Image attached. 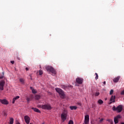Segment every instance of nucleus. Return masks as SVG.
I'll return each mask as SVG.
<instances>
[{
  "label": "nucleus",
  "instance_id": "obj_1",
  "mask_svg": "<svg viewBox=\"0 0 124 124\" xmlns=\"http://www.w3.org/2000/svg\"><path fill=\"white\" fill-rule=\"evenodd\" d=\"M55 90L56 91L57 93H58L61 98H65V94H64V92L62 91L60 88H55Z\"/></svg>",
  "mask_w": 124,
  "mask_h": 124
},
{
  "label": "nucleus",
  "instance_id": "obj_2",
  "mask_svg": "<svg viewBox=\"0 0 124 124\" xmlns=\"http://www.w3.org/2000/svg\"><path fill=\"white\" fill-rule=\"evenodd\" d=\"M66 117H67V110L64 109L61 114V119L63 122L66 120Z\"/></svg>",
  "mask_w": 124,
  "mask_h": 124
},
{
  "label": "nucleus",
  "instance_id": "obj_3",
  "mask_svg": "<svg viewBox=\"0 0 124 124\" xmlns=\"http://www.w3.org/2000/svg\"><path fill=\"white\" fill-rule=\"evenodd\" d=\"M46 69L47 71H49V72H51V73H52V74H54V75H56V74H57V72L56 71V70H55V69L51 66H47L46 67Z\"/></svg>",
  "mask_w": 124,
  "mask_h": 124
},
{
  "label": "nucleus",
  "instance_id": "obj_4",
  "mask_svg": "<svg viewBox=\"0 0 124 124\" xmlns=\"http://www.w3.org/2000/svg\"><path fill=\"white\" fill-rule=\"evenodd\" d=\"M113 111H117L118 113H121L123 110V106L122 105H119L117 108L116 107H113Z\"/></svg>",
  "mask_w": 124,
  "mask_h": 124
},
{
  "label": "nucleus",
  "instance_id": "obj_5",
  "mask_svg": "<svg viewBox=\"0 0 124 124\" xmlns=\"http://www.w3.org/2000/svg\"><path fill=\"white\" fill-rule=\"evenodd\" d=\"M41 108L42 109H44L45 110H52V107L50 104H45L41 106Z\"/></svg>",
  "mask_w": 124,
  "mask_h": 124
},
{
  "label": "nucleus",
  "instance_id": "obj_6",
  "mask_svg": "<svg viewBox=\"0 0 124 124\" xmlns=\"http://www.w3.org/2000/svg\"><path fill=\"white\" fill-rule=\"evenodd\" d=\"M89 122H90V116L86 115L85 116L84 123L83 124H89Z\"/></svg>",
  "mask_w": 124,
  "mask_h": 124
},
{
  "label": "nucleus",
  "instance_id": "obj_7",
  "mask_svg": "<svg viewBox=\"0 0 124 124\" xmlns=\"http://www.w3.org/2000/svg\"><path fill=\"white\" fill-rule=\"evenodd\" d=\"M76 82L78 83V84L81 85V84H83V82H84V79L81 78H76Z\"/></svg>",
  "mask_w": 124,
  "mask_h": 124
},
{
  "label": "nucleus",
  "instance_id": "obj_8",
  "mask_svg": "<svg viewBox=\"0 0 124 124\" xmlns=\"http://www.w3.org/2000/svg\"><path fill=\"white\" fill-rule=\"evenodd\" d=\"M122 116L120 115H117L116 117H114V122L115 124L119 123V119H121Z\"/></svg>",
  "mask_w": 124,
  "mask_h": 124
},
{
  "label": "nucleus",
  "instance_id": "obj_9",
  "mask_svg": "<svg viewBox=\"0 0 124 124\" xmlns=\"http://www.w3.org/2000/svg\"><path fill=\"white\" fill-rule=\"evenodd\" d=\"M4 84H5V81L2 80L0 81V91H3V87H4Z\"/></svg>",
  "mask_w": 124,
  "mask_h": 124
},
{
  "label": "nucleus",
  "instance_id": "obj_10",
  "mask_svg": "<svg viewBox=\"0 0 124 124\" xmlns=\"http://www.w3.org/2000/svg\"><path fill=\"white\" fill-rule=\"evenodd\" d=\"M115 99H116V96L112 95L110 99V102L108 103L109 105L112 104V103L115 102Z\"/></svg>",
  "mask_w": 124,
  "mask_h": 124
},
{
  "label": "nucleus",
  "instance_id": "obj_11",
  "mask_svg": "<svg viewBox=\"0 0 124 124\" xmlns=\"http://www.w3.org/2000/svg\"><path fill=\"white\" fill-rule=\"evenodd\" d=\"M24 119L25 121V123H26V124H30V120H31V119L30 118V117H29V116L26 115L24 117Z\"/></svg>",
  "mask_w": 124,
  "mask_h": 124
},
{
  "label": "nucleus",
  "instance_id": "obj_12",
  "mask_svg": "<svg viewBox=\"0 0 124 124\" xmlns=\"http://www.w3.org/2000/svg\"><path fill=\"white\" fill-rule=\"evenodd\" d=\"M0 102H1L2 104H4L5 105H7V104H8V101H7L6 99H0Z\"/></svg>",
  "mask_w": 124,
  "mask_h": 124
},
{
  "label": "nucleus",
  "instance_id": "obj_13",
  "mask_svg": "<svg viewBox=\"0 0 124 124\" xmlns=\"http://www.w3.org/2000/svg\"><path fill=\"white\" fill-rule=\"evenodd\" d=\"M120 76L115 78L113 79V82H114V83H118V82H119V80H120Z\"/></svg>",
  "mask_w": 124,
  "mask_h": 124
},
{
  "label": "nucleus",
  "instance_id": "obj_14",
  "mask_svg": "<svg viewBox=\"0 0 124 124\" xmlns=\"http://www.w3.org/2000/svg\"><path fill=\"white\" fill-rule=\"evenodd\" d=\"M32 110H33L34 112H36L37 113H41V111L38 108H31Z\"/></svg>",
  "mask_w": 124,
  "mask_h": 124
},
{
  "label": "nucleus",
  "instance_id": "obj_15",
  "mask_svg": "<svg viewBox=\"0 0 124 124\" xmlns=\"http://www.w3.org/2000/svg\"><path fill=\"white\" fill-rule=\"evenodd\" d=\"M19 98H20V96H16V97H14L13 99V102H12V103L13 104H14V103H15L16 100H17V99H19Z\"/></svg>",
  "mask_w": 124,
  "mask_h": 124
},
{
  "label": "nucleus",
  "instance_id": "obj_16",
  "mask_svg": "<svg viewBox=\"0 0 124 124\" xmlns=\"http://www.w3.org/2000/svg\"><path fill=\"white\" fill-rule=\"evenodd\" d=\"M30 88H31V91H32V93H37V92L36 91V90H35V89H33V88L32 87H31Z\"/></svg>",
  "mask_w": 124,
  "mask_h": 124
},
{
  "label": "nucleus",
  "instance_id": "obj_17",
  "mask_svg": "<svg viewBox=\"0 0 124 124\" xmlns=\"http://www.w3.org/2000/svg\"><path fill=\"white\" fill-rule=\"evenodd\" d=\"M19 82L21 83V84H22V85H25V80L24 78H20Z\"/></svg>",
  "mask_w": 124,
  "mask_h": 124
},
{
  "label": "nucleus",
  "instance_id": "obj_18",
  "mask_svg": "<svg viewBox=\"0 0 124 124\" xmlns=\"http://www.w3.org/2000/svg\"><path fill=\"white\" fill-rule=\"evenodd\" d=\"M40 97H41L40 95H35L34 98H35V100H39V99H40Z\"/></svg>",
  "mask_w": 124,
  "mask_h": 124
},
{
  "label": "nucleus",
  "instance_id": "obj_19",
  "mask_svg": "<svg viewBox=\"0 0 124 124\" xmlns=\"http://www.w3.org/2000/svg\"><path fill=\"white\" fill-rule=\"evenodd\" d=\"M70 108L71 110H76L77 109V107L76 106H70Z\"/></svg>",
  "mask_w": 124,
  "mask_h": 124
},
{
  "label": "nucleus",
  "instance_id": "obj_20",
  "mask_svg": "<svg viewBox=\"0 0 124 124\" xmlns=\"http://www.w3.org/2000/svg\"><path fill=\"white\" fill-rule=\"evenodd\" d=\"M14 122V119L12 118H10V124H13V123Z\"/></svg>",
  "mask_w": 124,
  "mask_h": 124
},
{
  "label": "nucleus",
  "instance_id": "obj_21",
  "mask_svg": "<svg viewBox=\"0 0 124 124\" xmlns=\"http://www.w3.org/2000/svg\"><path fill=\"white\" fill-rule=\"evenodd\" d=\"M98 103L100 105L103 104V101H102L101 99H99L98 101Z\"/></svg>",
  "mask_w": 124,
  "mask_h": 124
},
{
  "label": "nucleus",
  "instance_id": "obj_22",
  "mask_svg": "<svg viewBox=\"0 0 124 124\" xmlns=\"http://www.w3.org/2000/svg\"><path fill=\"white\" fill-rule=\"evenodd\" d=\"M107 122H108L110 124H113V120L112 119H107Z\"/></svg>",
  "mask_w": 124,
  "mask_h": 124
},
{
  "label": "nucleus",
  "instance_id": "obj_23",
  "mask_svg": "<svg viewBox=\"0 0 124 124\" xmlns=\"http://www.w3.org/2000/svg\"><path fill=\"white\" fill-rule=\"evenodd\" d=\"M43 74V71L42 70H39V75H42Z\"/></svg>",
  "mask_w": 124,
  "mask_h": 124
},
{
  "label": "nucleus",
  "instance_id": "obj_24",
  "mask_svg": "<svg viewBox=\"0 0 124 124\" xmlns=\"http://www.w3.org/2000/svg\"><path fill=\"white\" fill-rule=\"evenodd\" d=\"M95 75H96V77H95V79L96 80H97V79H98V75L97 74V73H95Z\"/></svg>",
  "mask_w": 124,
  "mask_h": 124
},
{
  "label": "nucleus",
  "instance_id": "obj_25",
  "mask_svg": "<svg viewBox=\"0 0 124 124\" xmlns=\"http://www.w3.org/2000/svg\"><path fill=\"white\" fill-rule=\"evenodd\" d=\"M3 75H4V72H2V76H0V79H3Z\"/></svg>",
  "mask_w": 124,
  "mask_h": 124
},
{
  "label": "nucleus",
  "instance_id": "obj_26",
  "mask_svg": "<svg viewBox=\"0 0 124 124\" xmlns=\"http://www.w3.org/2000/svg\"><path fill=\"white\" fill-rule=\"evenodd\" d=\"M114 93V90H110V95H112V94H113V93Z\"/></svg>",
  "mask_w": 124,
  "mask_h": 124
},
{
  "label": "nucleus",
  "instance_id": "obj_27",
  "mask_svg": "<svg viewBox=\"0 0 124 124\" xmlns=\"http://www.w3.org/2000/svg\"><path fill=\"white\" fill-rule=\"evenodd\" d=\"M99 94V92H96L94 95L95 96H98Z\"/></svg>",
  "mask_w": 124,
  "mask_h": 124
},
{
  "label": "nucleus",
  "instance_id": "obj_28",
  "mask_svg": "<svg viewBox=\"0 0 124 124\" xmlns=\"http://www.w3.org/2000/svg\"><path fill=\"white\" fill-rule=\"evenodd\" d=\"M74 123H73V121L72 120H70L69 123H68V124H73Z\"/></svg>",
  "mask_w": 124,
  "mask_h": 124
},
{
  "label": "nucleus",
  "instance_id": "obj_29",
  "mask_svg": "<svg viewBox=\"0 0 124 124\" xmlns=\"http://www.w3.org/2000/svg\"><path fill=\"white\" fill-rule=\"evenodd\" d=\"M121 95H124V90L121 92Z\"/></svg>",
  "mask_w": 124,
  "mask_h": 124
},
{
  "label": "nucleus",
  "instance_id": "obj_30",
  "mask_svg": "<svg viewBox=\"0 0 124 124\" xmlns=\"http://www.w3.org/2000/svg\"><path fill=\"white\" fill-rule=\"evenodd\" d=\"M78 105H79V106H82V103H78Z\"/></svg>",
  "mask_w": 124,
  "mask_h": 124
},
{
  "label": "nucleus",
  "instance_id": "obj_31",
  "mask_svg": "<svg viewBox=\"0 0 124 124\" xmlns=\"http://www.w3.org/2000/svg\"><path fill=\"white\" fill-rule=\"evenodd\" d=\"M27 101H31V98H27Z\"/></svg>",
  "mask_w": 124,
  "mask_h": 124
},
{
  "label": "nucleus",
  "instance_id": "obj_32",
  "mask_svg": "<svg viewBox=\"0 0 124 124\" xmlns=\"http://www.w3.org/2000/svg\"><path fill=\"white\" fill-rule=\"evenodd\" d=\"M3 114H4V116H7V114L6 113V112H4Z\"/></svg>",
  "mask_w": 124,
  "mask_h": 124
},
{
  "label": "nucleus",
  "instance_id": "obj_33",
  "mask_svg": "<svg viewBox=\"0 0 124 124\" xmlns=\"http://www.w3.org/2000/svg\"><path fill=\"white\" fill-rule=\"evenodd\" d=\"M11 63L12 64H14V61H11Z\"/></svg>",
  "mask_w": 124,
  "mask_h": 124
},
{
  "label": "nucleus",
  "instance_id": "obj_34",
  "mask_svg": "<svg viewBox=\"0 0 124 124\" xmlns=\"http://www.w3.org/2000/svg\"><path fill=\"white\" fill-rule=\"evenodd\" d=\"M103 118H102L100 120V123H101V122H102L103 121Z\"/></svg>",
  "mask_w": 124,
  "mask_h": 124
},
{
  "label": "nucleus",
  "instance_id": "obj_35",
  "mask_svg": "<svg viewBox=\"0 0 124 124\" xmlns=\"http://www.w3.org/2000/svg\"><path fill=\"white\" fill-rule=\"evenodd\" d=\"M25 69H26V71H28V70H29V68L26 67V68H25Z\"/></svg>",
  "mask_w": 124,
  "mask_h": 124
},
{
  "label": "nucleus",
  "instance_id": "obj_36",
  "mask_svg": "<svg viewBox=\"0 0 124 124\" xmlns=\"http://www.w3.org/2000/svg\"><path fill=\"white\" fill-rule=\"evenodd\" d=\"M103 84L104 85H106V81H104Z\"/></svg>",
  "mask_w": 124,
  "mask_h": 124
},
{
  "label": "nucleus",
  "instance_id": "obj_37",
  "mask_svg": "<svg viewBox=\"0 0 124 124\" xmlns=\"http://www.w3.org/2000/svg\"><path fill=\"white\" fill-rule=\"evenodd\" d=\"M16 124H20V123L17 122Z\"/></svg>",
  "mask_w": 124,
  "mask_h": 124
},
{
  "label": "nucleus",
  "instance_id": "obj_38",
  "mask_svg": "<svg viewBox=\"0 0 124 124\" xmlns=\"http://www.w3.org/2000/svg\"><path fill=\"white\" fill-rule=\"evenodd\" d=\"M18 60H20V58L19 57L17 58Z\"/></svg>",
  "mask_w": 124,
  "mask_h": 124
},
{
  "label": "nucleus",
  "instance_id": "obj_39",
  "mask_svg": "<svg viewBox=\"0 0 124 124\" xmlns=\"http://www.w3.org/2000/svg\"><path fill=\"white\" fill-rule=\"evenodd\" d=\"M121 124H124V123H122Z\"/></svg>",
  "mask_w": 124,
  "mask_h": 124
},
{
  "label": "nucleus",
  "instance_id": "obj_40",
  "mask_svg": "<svg viewBox=\"0 0 124 124\" xmlns=\"http://www.w3.org/2000/svg\"><path fill=\"white\" fill-rule=\"evenodd\" d=\"M105 100H107V98H106V99H105Z\"/></svg>",
  "mask_w": 124,
  "mask_h": 124
}]
</instances>
